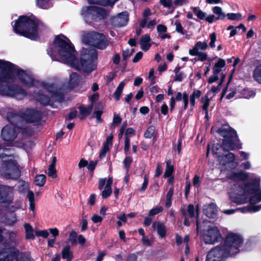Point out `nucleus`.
<instances>
[{"instance_id": "nucleus-54", "label": "nucleus", "mask_w": 261, "mask_h": 261, "mask_svg": "<svg viewBox=\"0 0 261 261\" xmlns=\"http://www.w3.org/2000/svg\"><path fill=\"white\" fill-rule=\"evenodd\" d=\"M35 234L38 237H42L44 238H46L49 235V233L47 230L36 231Z\"/></svg>"}, {"instance_id": "nucleus-21", "label": "nucleus", "mask_w": 261, "mask_h": 261, "mask_svg": "<svg viewBox=\"0 0 261 261\" xmlns=\"http://www.w3.org/2000/svg\"><path fill=\"white\" fill-rule=\"evenodd\" d=\"M128 20V14L127 12H122L117 15L113 20L115 25L122 27L127 23Z\"/></svg>"}, {"instance_id": "nucleus-49", "label": "nucleus", "mask_w": 261, "mask_h": 261, "mask_svg": "<svg viewBox=\"0 0 261 261\" xmlns=\"http://www.w3.org/2000/svg\"><path fill=\"white\" fill-rule=\"evenodd\" d=\"M130 148V139L128 137L126 136L125 142H124V153L126 155L128 154V152L129 151Z\"/></svg>"}, {"instance_id": "nucleus-1", "label": "nucleus", "mask_w": 261, "mask_h": 261, "mask_svg": "<svg viewBox=\"0 0 261 261\" xmlns=\"http://www.w3.org/2000/svg\"><path fill=\"white\" fill-rule=\"evenodd\" d=\"M53 60L67 63L77 70L82 69L89 73L95 67L97 53L92 47L83 48L81 53V63L75 58V51L70 40L63 35L56 37L52 46L47 50Z\"/></svg>"}, {"instance_id": "nucleus-53", "label": "nucleus", "mask_w": 261, "mask_h": 261, "mask_svg": "<svg viewBox=\"0 0 261 261\" xmlns=\"http://www.w3.org/2000/svg\"><path fill=\"white\" fill-rule=\"evenodd\" d=\"M195 56H198V61H204L206 60L207 59V55L206 53L204 52H198V54Z\"/></svg>"}, {"instance_id": "nucleus-26", "label": "nucleus", "mask_w": 261, "mask_h": 261, "mask_svg": "<svg viewBox=\"0 0 261 261\" xmlns=\"http://www.w3.org/2000/svg\"><path fill=\"white\" fill-rule=\"evenodd\" d=\"M261 209V205L252 206L248 205L242 208L236 209L237 211H240L242 213H245L247 212H256L259 211Z\"/></svg>"}, {"instance_id": "nucleus-15", "label": "nucleus", "mask_w": 261, "mask_h": 261, "mask_svg": "<svg viewBox=\"0 0 261 261\" xmlns=\"http://www.w3.org/2000/svg\"><path fill=\"white\" fill-rule=\"evenodd\" d=\"M4 94L7 96L21 99L26 95L25 91L18 87H8L3 91Z\"/></svg>"}, {"instance_id": "nucleus-28", "label": "nucleus", "mask_w": 261, "mask_h": 261, "mask_svg": "<svg viewBox=\"0 0 261 261\" xmlns=\"http://www.w3.org/2000/svg\"><path fill=\"white\" fill-rule=\"evenodd\" d=\"M225 77V75L224 74L222 73V79L221 80V82L219 83L218 86L215 87L213 86L211 88V89L210 91H208L206 95L207 96H213L215 94L218 93L221 89V85L222 82H223L224 79Z\"/></svg>"}, {"instance_id": "nucleus-31", "label": "nucleus", "mask_w": 261, "mask_h": 261, "mask_svg": "<svg viewBox=\"0 0 261 261\" xmlns=\"http://www.w3.org/2000/svg\"><path fill=\"white\" fill-rule=\"evenodd\" d=\"M125 85V83L124 82H121L117 87L116 90L114 93V96L116 100H118L120 99L121 93L122 92L123 88Z\"/></svg>"}, {"instance_id": "nucleus-48", "label": "nucleus", "mask_w": 261, "mask_h": 261, "mask_svg": "<svg viewBox=\"0 0 261 261\" xmlns=\"http://www.w3.org/2000/svg\"><path fill=\"white\" fill-rule=\"evenodd\" d=\"M132 162V158L130 156H126L123 161L124 167L126 170V172H128L130 165Z\"/></svg>"}, {"instance_id": "nucleus-35", "label": "nucleus", "mask_w": 261, "mask_h": 261, "mask_svg": "<svg viewBox=\"0 0 261 261\" xmlns=\"http://www.w3.org/2000/svg\"><path fill=\"white\" fill-rule=\"evenodd\" d=\"M27 196L29 200V209L31 211H34L35 210L34 194L32 191H29L27 193Z\"/></svg>"}, {"instance_id": "nucleus-24", "label": "nucleus", "mask_w": 261, "mask_h": 261, "mask_svg": "<svg viewBox=\"0 0 261 261\" xmlns=\"http://www.w3.org/2000/svg\"><path fill=\"white\" fill-rule=\"evenodd\" d=\"M150 42V38L149 35H145L142 36L140 40L141 49L144 51L148 50L151 46Z\"/></svg>"}, {"instance_id": "nucleus-17", "label": "nucleus", "mask_w": 261, "mask_h": 261, "mask_svg": "<svg viewBox=\"0 0 261 261\" xmlns=\"http://www.w3.org/2000/svg\"><path fill=\"white\" fill-rule=\"evenodd\" d=\"M13 197V188L8 186H0V200L10 202Z\"/></svg>"}, {"instance_id": "nucleus-27", "label": "nucleus", "mask_w": 261, "mask_h": 261, "mask_svg": "<svg viewBox=\"0 0 261 261\" xmlns=\"http://www.w3.org/2000/svg\"><path fill=\"white\" fill-rule=\"evenodd\" d=\"M92 109L91 106L88 107H85L84 106H81L79 108L80 110V115L79 117L81 119H83L86 118L90 113Z\"/></svg>"}, {"instance_id": "nucleus-3", "label": "nucleus", "mask_w": 261, "mask_h": 261, "mask_svg": "<svg viewBox=\"0 0 261 261\" xmlns=\"http://www.w3.org/2000/svg\"><path fill=\"white\" fill-rule=\"evenodd\" d=\"M20 83L26 88L36 84L33 75L9 62L0 60V83Z\"/></svg>"}, {"instance_id": "nucleus-23", "label": "nucleus", "mask_w": 261, "mask_h": 261, "mask_svg": "<svg viewBox=\"0 0 261 261\" xmlns=\"http://www.w3.org/2000/svg\"><path fill=\"white\" fill-rule=\"evenodd\" d=\"M152 227L156 229L160 237L163 238L166 236V229L165 225L160 221L154 222Z\"/></svg>"}, {"instance_id": "nucleus-14", "label": "nucleus", "mask_w": 261, "mask_h": 261, "mask_svg": "<svg viewBox=\"0 0 261 261\" xmlns=\"http://www.w3.org/2000/svg\"><path fill=\"white\" fill-rule=\"evenodd\" d=\"M106 182V185L101 193V196L103 199H106L109 197L112 194L111 186L113 183L112 177H109L107 179L106 178L99 179L98 182V189L99 190H102Z\"/></svg>"}, {"instance_id": "nucleus-58", "label": "nucleus", "mask_w": 261, "mask_h": 261, "mask_svg": "<svg viewBox=\"0 0 261 261\" xmlns=\"http://www.w3.org/2000/svg\"><path fill=\"white\" fill-rule=\"evenodd\" d=\"M94 114L95 115V117L97 119V122H101V115L102 114V112L99 110H95L94 111Z\"/></svg>"}, {"instance_id": "nucleus-40", "label": "nucleus", "mask_w": 261, "mask_h": 261, "mask_svg": "<svg viewBox=\"0 0 261 261\" xmlns=\"http://www.w3.org/2000/svg\"><path fill=\"white\" fill-rule=\"evenodd\" d=\"M24 228L26 232V238L27 239H34V236L33 233V228L29 224H25Z\"/></svg>"}, {"instance_id": "nucleus-56", "label": "nucleus", "mask_w": 261, "mask_h": 261, "mask_svg": "<svg viewBox=\"0 0 261 261\" xmlns=\"http://www.w3.org/2000/svg\"><path fill=\"white\" fill-rule=\"evenodd\" d=\"M157 31L158 33L161 35L167 31V28L164 25L159 24L157 26Z\"/></svg>"}, {"instance_id": "nucleus-19", "label": "nucleus", "mask_w": 261, "mask_h": 261, "mask_svg": "<svg viewBox=\"0 0 261 261\" xmlns=\"http://www.w3.org/2000/svg\"><path fill=\"white\" fill-rule=\"evenodd\" d=\"M212 11L217 16H215L214 15H211L207 16L205 18V20L209 23H212L213 21L219 19H224L226 17V15L223 12L222 8L220 7H214L212 9Z\"/></svg>"}, {"instance_id": "nucleus-55", "label": "nucleus", "mask_w": 261, "mask_h": 261, "mask_svg": "<svg viewBox=\"0 0 261 261\" xmlns=\"http://www.w3.org/2000/svg\"><path fill=\"white\" fill-rule=\"evenodd\" d=\"M121 121V118L116 114L114 116L112 125L114 127L118 125Z\"/></svg>"}, {"instance_id": "nucleus-22", "label": "nucleus", "mask_w": 261, "mask_h": 261, "mask_svg": "<svg viewBox=\"0 0 261 261\" xmlns=\"http://www.w3.org/2000/svg\"><path fill=\"white\" fill-rule=\"evenodd\" d=\"M208 47V45L206 42L198 41L195 44L192 49L189 50V54L191 56H195L200 52L199 50H205Z\"/></svg>"}, {"instance_id": "nucleus-45", "label": "nucleus", "mask_w": 261, "mask_h": 261, "mask_svg": "<svg viewBox=\"0 0 261 261\" xmlns=\"http://www.w3.org/2000/svg\"><path fill=\"white\" fill-rule=\"evenodd\" d=\"M154 132V129L153 127H149L145 131L144 136L146 138H151L153 136Z\"/></svg>"}, {"instance_id": "nucleus-30", "label": "nucleus", "mask_w": 261, "mask_h": 261, "mask_svg": "<svg viewBox=\"0 0 261 261\" xmlns=\"http://www.w3.org/2000/svg\"><path fill=\"white\" fill-rule=\"evenodd\" d=\"M62 257L67 260H70L72 259L73 256L72 252L70 251V247L69 246H65L62 250Z\"/></svg>"}, {"instance_id": "nucleus-12", "label": "nucleus", "mask_w": 261, "mask_h": 261, "mask_svg": "<svg viewBox=\"0 0 261 261\" xmlns=\"http://www.w3.org/2000/svg\"><path fill=\"white\" fill-rule=\"evenodd\" d=\"M81 15L86 20L91 19L96 20L105 18L107 12L102 8L89 6L83 8Z\"/></svg>"}, {"instance_id": "nucleus-59", "label": "nucleus", "mask_w": 261, "mask_h": 261, "mask_svg": "<svg viewBox=\"0 0 261 261\" xmlns=\"http://www.w3.org/2000/svg\"><path fill=\"white\" fill-rule=\"evenodd\" d=\"M143 53L141 51H139L137 53L134 58L133 61L134 63H137L139 61V60L142 58Z\"/></svg>"}, {"instance_id": "nucleus-51", "label": "nucleus", "mask_w": 261, "mask_h": 261, "mask_svg": "<svg viewBox=\"0 0 261 261\" xmlns=\"http://www.w3.org/2000/svg\"><path fill=\"white\" fill-rule=\"evenodd\" d=\"M174 25H175V30L176 32L181 34H185V32L179 21H176L174 23Z\"/></svg>"}, {"instance_id": "nucleus-7", "label": "nucleus", "mask_w": 261, "mask_h": 261, "mask_svg": "<svg viewBox=\"0 0 261 261\" xmlns=\"http://www.w3.org/2000/svg\"><path fill=\"white\" fill-rule=\"evenodd\" d=\"M10 152L9 149L0 148V158L2 162L0 173L6 178L16 179L20 175V170L16 161Z\"/></svg>"}, {"instance_id": "nucleus-29", "label": "nucleus", "mask_w": 261, "mask_h": 261, "mask_svg": "<svg viewBox=\"0 0 261 261\" xmlns=\"http://www.w3.org/2000/svg\"><path fill=\"white\" fill-rule=\"evenodd\" d=\"M201 92L200 90H195L190 96V105L192 109L195 104V99L200 97Z\"/></svg>"}, {"instance_id": "nucleus-16", "label": "nucleus", "mask_w": 261, "mask_h": 261, "mask_svg": "<svg viewBox=\"0 0 261 261\" xmlns=\"http://www.w3.org/2000/svg\"><path fill=\"white\" fill-rule=\"evenodd\" d=\"M234 160L235 156L231 152H228L223 156H219L218 161L221 166V170L227 169L228 167H230V165L234 162Z\"/></svg>"}, {"instance_id": "nucleus-20", "label": "nucleus", "mask_w": 261, "mask_h": 261, "mask_svg": "<svg viewBox=\"0 0 261 261\" xmlns=\"http://www.w3.org/2000/svg\"><path fill=\"white\" fill-rule=\"evenodd\" d=\"M203 212L205 215L208 218H214L217 215V208L216 204L211 203L205 205L204 206Z\"/></svg>"}, {"instance_id": "nucleus-36", "label": "nucleus", "mask_w": 261, "mask_h": 261, "mask_svg": "<svg viewBox=\"0 0 261 261\" xmlns=\"http://www.w3.org/2000/svg\"><path fill=\"white\" fill-rule=\"evenodd\" d=\"M192 9L194 14L197 16L199 19L203 20L204 19H205L207 17H206V13L202 11L199 7H193Z\"/></svg>"}, {"instance_id": "nucleus-47", "label": "nucleus", "mask_w": 261, "mask_h": 261, "mask_svg": "<svg viewBox=\"0 0 261 261\" xmlns=\"http://www.w3.org/2000/svg\"><path fill=\"white\" fill-rule=\"evenodd\" d=\"M47 174L52 178H55L57 176V171L55 166H49Z\"/></svg>"}, {"instance_id": "nucleus-2", "label": "nucleus", "mask_w": 261, "mask_h": 261, "mask_svg": "<svg viewBox=\"0 0 261 261\" xmlns=\"http://www.w3.org/2000/svg\"><path fill=\"white\" fill-rule=\"evenodd\" d=\"M226 177L232 181L229 192L230 198L238 204L247 203L248 195L257 192L250 198L251 205L254 206L261 201V190H259L260 177L254 173L244 171L229 172Z\"/></svg>"}, {"instance_id": "nucleus-62", "label": "nucleus", "mask_w": 261, "mask_h": 261, "mask_svg": "<svg viewBox=\"0 0 261 261\" xmlns=\"http://www.w3.org/2000/svg\"><path fill=\"white\" fill-rule=\"evenodd\" d=\"M77 115V112L76 110L71 111L70 113L68 114L67 119L69 120H71L74 119Z\"/></svg>"}, {"instance_id": "nucleus-63", "label": "nucleus", "mask_w": 261, "mask_h": 261, "mask_svg": "<svg viewBox=\"0 0 261 261\" xmlns=\"http://www.w3.org/2000/svg\"><path fill=\"white\" fill-rule=\"evenodd\" d=\"M162 171H163V169H162V166H161L160 164H158L156 169L155 170V177L159 176L162 173Z\"/></svg>"}, {"instance_id": "nucleus-64", "label": "nucleus", "mask_w": 261, "mask_h": 261, "mask_svg": "<svg viewBox=\"0 0 261 261\" xmlns=\"http://www.w3.org/2000/svg\"><path fill=\"white\" fill-rule=\"evenodd\" d=\"M132 55V52H131L129 49H127L124 50L122 53V57L124 59H126L128 57H130Z\"/></svg>"}, {"instance_id": "nucleus-60", "label": "nucleus", "mask_w": 261, "mask_h": 261, "mask_svg": "<svg viewBox=\"0 0 261 261\" xmlns=\"http://www.w3.org/2000/svg\"><path fill=\"white\" fill-rule=\"evenodd\" d=\"M96 164H97V161L90 162V163L89 164L88 163V165H87L88 169L89 170H91V171H93L94 170Z\"/></svg>"}, {"instance_id": "nucleus-9", "label": "nucleus", "mask_w": 261, "mask_h": 261, "mask_svg": "<svg viewBox=\"0 0 261 261\" xmlns=\"http://www.w3.org/2000/svg\"><path fill=\"white\" fill-rule=\"evenodd\" d=\"M243 239L239 233L229 232L224 240V245H222L230 256H234L240 251L242 246Z\"/></svg>"}, {"instance_id": "nucleus-43", "label": "nucleus", "mask_w": 261, "mask_h": 261, "mask_svg": "<svg viewBox=\"0 0 261 261\" xmlns=\"http://www.w3.org/2000/svg\"><path fill=\"white\" fill-rule=\"evenodd\" d=\"M210 42L209 43V46L212 48H214L215 45V42L217 40L216 34L215 33H212L210 35Z\"/></svg>"}, {"instance_id": "nucleus-5", "label": "nucleus", "mask_w": 261, "mask_h": 261, "mask_svg": "<svg viewBox=\"0 0 261 261\" xmlns=\"http://www.w3.org/2000/svg\"><path fill=\"white\" fill-rule=\"evenodd\" d=\"M40 118V114L38 112L33 110H27L22 117L18 115L14 116L13 120L9 121L11 123L6 125L2 131V137L5 141L11 143L16 137L18 128L20 127V124L19 122H22L25 121L28 123H33L38 121Z\"/></svg>"}, {"instance_id": "nucleus-41", "label": "nucleus", "mask_w": 261, "mask_h": 261, "mask_svg": "<svg viewBox=\"0 0 261 261\" xmlns=\"http://www.w3.org/2000/svg\"><path fill=\"white\" fill-rule=\"evenodd\" d=\"M77 233L74 231H72L71 232V233L69 234V238H68V241L72 245H75L77 243Z\"/></svg>"}, {"instance_id": "nucleus-18", "label": "nucleus", "mask_w": 261, "mask_h": 261, "mask_svg": "<svg viewBox=\"0 0 261 261\" xmlns=\"http://www.w3.org/2000/svg\"><path fill=\"white\" fill-rule=\"evenodd\" d=\"M17 252L15 248H6L0 252V261H12L16 257Z\"/></svg>"}, {"instance_id": "nucleus-8", "label": "nucleus", "mask_w": 261, "mask_h": 261, "mask_svg": "<svg viewBox=\"0 0 261 261\" xmlns=\"http://www.w3.org/2000/svg\"><path fill=\"white\" fill-rule=\"evenodd\" d=\"M197 232L202 231V238L204 242L207 244H215L220 242L222 237L217 227L211 225L207 221L201 223L197 220Z\"/></svg>"}, {"instance_id": "nucleus-46", "label": "nucleus", "mask_w": 261, "mask_h": 261, "mask_svg": "<svg viewBox=\"0 0 261 261\" xmlns=\"http://www.w3.org/2000/svg\"><path fill=\"white\" fill-rule=\"evenodd\" d=\"M163 210V208L161 206H156V207L151 209L149 212V215L150 216H154L159 213L161 212Z\"/></svg>"}, {"instance_id": "nucleus-57", "label": "nucleus", "mask_w": 261, "mask_h": 261, "mask_svg": "<svg viewBox=\"0 0 261 261\" xmlns=\"http://www.w3.org/2000/svg\"><path fill=\"white\" fill-rule=\"evenodd\" d=\"M221 147L218 144H214L212 147V152L213 154H218L219 153V150H220Z\"/></svg>"}, {"instance_id": "nucleus-50", "label": "nucleus", "mask_w": 261, "mask_h": 261, "mask_svg": "<svg viewBox=\"0 0 261 261\" xmlns=\"http://www.w3.org/2000/svg\"><path fill=\"white\" fill-rule=\"evenodd\" d=\"M188 215L189 217L193 218L195 216V208L193 204H189L188 206Z\"/></svg>"}, {"instance_id": "nucleus-32", "label": "nucleus", "mask_w": 261, "mask_h": 261, "mask_svg": "<svg viewBox=\"0 0 261 261\" xmlns=\"http://www.w3.org/2000/svg\"><path fill=\"white\" fill-rule=\"evenodd\" d=\"M37 4L41 8L46 9L51 7V0H37Z\"/></svg>"}, {"instance_id": "nucleus-44", "label": "nucleus", "mask_w": 261, "mask_h": 261, "mask_svg": "<svg viewBox=\"0 0 261 261\" xmlns=\"http://www.w3.org/2000/svg\"><path fill=\"white\" fill-rule=\"evenodd\" d=\"M182 101L184 106L181 108V110H185L188 107L189 102V95L186 92L183 93Z\"/></svg>"}, {"instance_id": "nucleus-25", "label": "nucleus", "mask_w": 261, "mask_h": 261, "mask_svg": "<svg viewBox=\"0 0 261 261\" xmlns=\"http://www.w3.org/2000/svg\"><path fill=\"white\" fill-rule=\"evenodd\" d=\"M225 60L222 59H219L218 62L216 63L213 67V73L215 74L218 75L219 73H221V74L222 75L221 72L222 71V68L225 66ZM222 74L223 73H222Z\"/></svg>"}, {"instance_id": "nucleus-11", "label": "nucleus", "mask_w": 261, "mask_h": 261, "mask_svg": "<svg viewBox=\"0 0 261 261\" xmlns=\"http://www.w3.org/2000/svg\"><path fill=\"white\" fill-rule=\"evenodd\" d=\"M82 40L85 44L92 45L101 49L105 48L109 44L103 34L95 32L84 33Z\"/></svg>"}, {"instance_id": "nucleus-6", "label": "nucleus", "mask_w": 261, "mask_h": 261, "mask_svg": "<svg viewBox=\"0 0 261 261\" xmlns=\"http://www.w3.org/2000/svg\"><path fill=\"white\" fill-rule=\"evenodd\" d=\"M40 22L25 16H20L13 25L15 32L32 40L38 37Z\"/></svg>"}, {"instance_id": "nucleus-10", "label": "nucleus", "mask_w": 261, "mask_h": 261, "mask_svg": "<svg viewBox=\"0 0 261 261\" xmlns=\"http://www.w3.org/2000/svg\"><path fill=\"white\" fill-rule=\"evenodd\" d=\"M221 136L224 138L222 147L225 150H233L239 148L238 138L236 131L229 126H224L220 129Z\"/></svg>"}, {"instance_id": "nucleus-34", "label": "nucleus", "mask_w": 261, "mask_h": 261, "mask_svg": "<svg viewBox=\"0 0 261 261\" xmlns=\"http://www.w3.org/2000/svg\"><path fill=\"white\" fill-rule=\"evenodd\" d=\"M151 13L149 9H146L144 10L143 16V19L140 22V26L141 28H144L146 27V23L148 21V17L151 15Z\"/></svg>"}, {"instance_id": "nucleus-61", "label": "nucleus", "mask_w": 261, "mask_h": 261, "mask_svg": "<svg viewBox=\"0 0 261 261\" xmlns=\"http://www.w3.org/2000/svg\"><path fill=\"white\" fill-rule=\"evenodd\" d=\"M91 220L95 223H99L101 222L102 218L97 215H94L92 217Z\"/></svg>"}, {"instance_id": "nucleus-13", "label": "nucleus", "mask_w": 261, "mask_h": 261, "mask_svg": "<svg viewBox=\"0 0 261 261\" xmlns=\"http://www.w3.org/2000/svg\"><path fill=\"white\" fill-rule=\"evenodd\" d=\"M230 256L222 245H219L211 249L207 254L206 261H223Z\"/></svg>"}, {"instance_id": "nucleus-52", "label": "nucleus", "mask_w": 261, "mask_h": 261, "mask_svg": "<svg viewBox=\"0 0 261 261\" xmlns=\"http://www.w3.org/2000/svg\"><path fill=\"white\" fill-rule=\"evenodd\" d=\"M109 150V146L107 143H104L103 147L100 150L99 157L102 159L105 156L107 152Z\"/></svg>"}, {"instance_id": "nucleus-33", "label": "nucleus", "mask_w": 261, "mask_h": 261, "mask_svg": "<svg viewBox=\"0 0 261 261\" xmlns=\"http://www.w3.org/2000/svg\"><path fill=\"white\" fill-rule=\"evenodd\" d=\"M173 171V166L171 164V161L168 160L166 162V168L164 175L165 177H168L171 176Z\"/></svg>"}, {"instance_id": "nucleus-42", "label": "nucleus", "mask_w": 261, "mask_h": 261, "mask_svg": "<svg viewBox=\"0 0 261 261\" xmlns=\"http://www.w3.org/2000/svg\"><path fill=\"white\" fill-rule=\"evenodd\" d=\"M228 18L232 20H239L241 19V15L240 13H230L227 14Z\"/></svg>"}, {"instance_id": "nucleus-39", "label": "nucleus", "mask_w": 261, "mask_h": 261, "mask_svg": "<svg viewBox=\"0 0 261 261\" xmlns=\"http://www.w3.org/2000/svg\"><path fill=\"white\" fill-rule=\"evenodd\" d=\"M208 96H207L206 95L204 97H202L201 99V103H202V109L205 111V114L206 115L208 114L207 109L210 105V99L208 98Z\"/></svg>"}, {"instance_id": "nucleus-37", "label": "nucleus", "mask_w": 261, "mask_h": 261, "mask_svg": "<svg viewBox=\"0 0 261 261\" xmlns=\"http://www.w3.org/2000/svg\"><path fill=\"white\" fill-rule=\"evenodd\" d=\"M253 76L255 81L261 84V64L256 67L253 71Z\"/></svg>"}, {"instance_id": "nucleus-4", "label": "nucleus", "mask_w": 261, "mask_h": 261, "mask_svg": "<svg viewBox=\"0 0 261 261\" xmlns=\"http://www.w3.org/2000/svg\"><path fill=\"white\" fill-rule=\"evenodd\" d=\"M80 82V77L76 73L70 74L69 81L67 85L59 88L54 85H46L42 86L41 90L43 93H38L37 99L43 105H48L51 101H57L60 99L62 92L68 91L78 86Z\"/></svg>"}, {"instance_id": "nucleus-38", "label": "nucleus", "mask_w": 261, "mask_h": 261, "mask_svg": "<svg viewBox=\"0 0 261 261\" xmlns=\"http://www.w3.org/2000/svg\"><path fill=\"white\" fill-rule=\"evenodd\" d=\"M46 181V176L44 174L37 175L35 178V184L38 186H43Z\"/></svg>"}]
</instances>
